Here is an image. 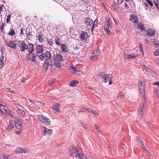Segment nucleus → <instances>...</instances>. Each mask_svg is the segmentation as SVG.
I'll list each match as a JSON object with an SVG mask.
<instances>
[{"label": "nucleus", "mask_w": 159, "mask_h": 159, "mask_svg": "<svg viewBox=\"0 0 159 159\" xmlns=\"http://www.w3.org/2000/svg\"><path fill=\"white\" fill-rule=\"evenodd\" d=\"M54 63L55 66L57 68H60L61 66V61H63V57L60 54H56L53 57Z\"/></svg>", "instance_id": "1"}, {"label": "nucleus", "mask_w": 159, "mask_h": 159, "mask_svg": "<svg viewBox=\"0 0 159 159\" xmlns=\"http://www.w3.org/2000/svg\"><path fill=\"white\" fill-rule=\"evenodd\" d=\"M145 80L143 78H140L139 80V93L142 94L143 96L145 95Z\"/></svg>", "instance_id": "2"}, {"label": "nucleus", "mask_w": 159, "mask_h": 159, "mask_svg": "<svg viewBox=\"0 0 159 159\" xmlns=\"http://www.w3.org/2000/svg\"><path fill=\"white\" fill-rule=\"evenodd\" d=\"M37 118L44 124L47 125H50L51 122L50 119L46 116L42 115H39L37 116Z\"/></svg>", "instance_id": "3"}, {"label": "nucleus", "mask_w": 159, "mask_h": 159, "mask_svg": "<svg viewBox=\"0 0 159 159\" xmlns=\"http://www.w3.org/2000/svg\"><path fill=\"white\" fill-rule=\"evenodd\" d=\"M98 78L100 79H102L105 83L108 82L109 79V75L103 72H100L99 73Z\"/></svg>", "instance_id": "4"}, {"label": "nucleus", "mask_w": 159, "mask_h": 159, "mask_svg": "<svg viewBox=\"0 0 159 159\" xmlns=\"http://www.w3.org/2000/svg\"><path fill=\"white\" fill-rule=\"evenodd\" d=\"M78 151L76 147H70V155L73 157H76Z\"/></svg>", "instance_id": "5"}, {"label": "nucleus", "mask_w": 159, "mask_h": 159, "mask_svg": "<svg viewBox=\"0 0 159 159\" xmlns=\"http://www.w3.org/2000/svg\"><path fill=\"white\" fill-rule=\"evenodd\" d=\"M7 44L8 47L13 49H16L17 45V41L15 40L8 41L7 43Z\"/></svg>", "instance_id": "6"}, {"label": "nucleus", "mask_w": 159, "mask_h": 159, "mask_svg": "<svg viewBox=\"0 0 159 159\" xmlns=\"http://www.w3.org/2000/svg\"><path fill=\"white\" fill-rule=\"evenodd\" d=\"M88 36V34L86 32L82 31L80 34V37L81 40L84 42L87 41Z\"/></svg>", "instance_id": "7"}, {"label": "nucleus", "mask_w": 159, "mask_h": 159, "mask_svg": "<svg viewBox=\"0 0 159 159\" xmlns=\"http://www.w3.org/2000/svg\"><path fill=\"white\" fill-rule=\"evenodd\" d=\"M52 108L54 110V112L56 114H59L61 112V111L59 108V104H55L53 106Z\"/></svg>", "instance_id": "8"}, {"label": "nucleus", "mask_w": 159, "mask_h": 159, "mask_svg": "<svg viewBox=\"0 0 159 159\" xmlns=\"http://www.w3.org/2000/svg\"><path fill=\"white\" fill-rule=\"evenodd\" d=\"M142 66V68L143 72L147 73V75H150L151 69H149L147 66L143 63Z\"/></svg>", "instance_id": "9"}, {"label": "nucleus", "mask_w": 159, "mask_h": 159, "mask_svg": "<svg viewBox=\"0 0 159 159\" xmlns=\"http://www.w3.org/2000/svg\"><path fill=\"white\" fill-rule=\"evenodd\" d=\"M138 56L137 52H134L128 55L125 53L124 54V56L127 59H131L133 58H136Z\"/></svg>", "instance_id": "10"}, {"label": "nucleus", "mask_w": 159, "mask_h": 159, "mask_svg": "<svg viewBox=\"0 0 159 159\" xmlns=\"http://www.w3.org/2000/svg\"><path fill=\"white\" fill-rule=\"evenodd\" d=\"M61 48L62 52L66 53L69 51V48L67 45L65 43L61 44Z\"/></svg>", "instance_id": "11"}, {"label": "nucleus", "mask_w": 159, "mask_h": 159, "mask_svg": "<svg viewBox=\"0 0 159 159\" xmlns=\"http://www.w3.org/2000/svg\"><path fill=\"white\" fill-rule=\"evenodd\" d=\"M143 99L140 106V108L144 109L147 103V100L146 98L145 95L143 96Z\"/></svg>", "instance_id": "12"}, {"label": "nucleus", "mask_w": 159, "mask_h": 159, "mask_svg": "<svg viewBox=\"0 0 159 159\" xmlns=\"http://www.w3.org/2000/svg\"><path fill=\"white\" fill-rule=\"evenodd\" d=\"M76 159H89V158L82 153H77L76 156Z\"/></svg>", "instance_id": "13"}, {"label": "nucleus", "mask_w": 159, "mask_h": 159, "mask_svg": "<svg viewBox=\"0 0 159 159\" xmlns=\"http://www.w3.org/2000/svg\"><path fill=\"white\" fill-rule=\"evenodd\" d=\"M43 132L44 133V135L47 134L51 135L53 133L52 129H49L45 127H44V129Z\"/></svg>", "instance_id": "14"}, {"label": "nucleus", "mask_w": 159, "mask_h": 159, "mask_svg": "<svg viewBox=\"0 0 159 159\" xmlns=\"http://www.w3.org/2000/svg\"><path fill=\"white\" fill-rule=\"evenodd\" d=\"M84 21L85 25L88 26H91L93 23L92 20L89 18H86L84 19Z\"/></svg>", "instance_id": "15"}, {"label": "nucleus", "mask_w": 159, "mask_h": 159, "mask_svg": "<svg viewBox=\"0 0 159 159\" xmlns=\"http://www.w3.org/2000/svg\"><path fill=\"white\" fill-rule=\"evenodd\" d=\"M146 34L149 37H152L155 36V33L154 31L152 30H148L146 31Z\"/></svg>", "instance_id": "16"}, {"label": "nucleus", "mask_w": 159, "mask_h": 159, "mask_svg": "<svg viewBox=\"0 0 159 159\" xmlns=\"http://www.w3.org/2000/svg\"><path fill=\"white\" fill-rule=\"evenodd\" d=\"M20 50L22 51H25L28 48V45L25 42H23L20 46Z\"/></svg>", "instance_id": "17"}, {"label": "nucleus", "mask_w": 159, "mask_h": 159, "mask_svg": "<svg viewBox=\"0 0 159 159\" xmlns=\"http://www.w3.org/2000/svg\"><path fill=\"white\" fill-rule=\"evenodd\" d=\"M130 20L134 23H137L139 21V19L137 16L132 15L130 17Z\"/></svg>", "instance_id": "18"}, {"label": "nucleus", "mask_w": 159, "mask_h": 159, "mask_svg": "<svg viewBox=\"0 0 159 159\" xmlns=\"http://www.w3.org/2000/svg\"><path fill=\"white\" fill-rule=\"evenodd\" d=\"M15 125L17 129H20L22 126V123L20 120L16 119L15 121Z\"/></svg>", "instance_id": "19"}, {"label": "nucleus", "mask_w": 159, "mask_h": 159, "mask_svg": "<svg viewBox=\"0 0 159 159\" xmlns=\"http://www.w3.org/2000/svg\"><path fill=\"white\" fill-rule=\"evenodd\" d=\"M28 48H27L30 54H31L33 52L34 48V45L32 44L29 43L28 45Z\"/></svg>", "instance_id": "20"}, {"label": "nucleus", "mask_w": 159, "mask_h": 159, "mask_svg": "<svg viewBox=\"0 0 159 159\" xmlns=\"http://www.w3.org/2000/svg\"><path fill=\"white\" fill-rule=\"evenodd\" d=\"M37 52L38 53H42L43 51V46L41 45H38L37 48Z\"/></svg>", "instance_id": "21"}, {"label": "nucleus", "mask_w": 159, "mask_h": 159, "mask_svg": "<svg viewBox=\"0 0 159 159\" xmlns=\"http://www.w3.org/2000/svg\"><path fill=\"white\" fill-rule=\"evenodd\" d=\"M29 59L31 61L33 62H35L36 60H35V55L34 54H30L29 55Z\"/></svg>", "instance_id": "22"}, {"label": "nucleus", "mask_w": 159, "mask_h": 159, "mask_svg": "<svg viewBox=\"0 0 159 159\" xmlns=\"http://www.w3.org/2000/svg\"><path fill=\"white\" fill-rule=\"evenodd\" d=\"M44 56L45 59H46L51 58L52 57V55L50 52L48 51H47L44 54Z\"/></svg>", "instance_id": "23"}, {"label": "nucleus", "mask_w": 159, "mask_h": 159, "mask_svg": "<svg viewBox=\"0 0 159 159\" xmlns=\"http://www.w3.org/2000/svg\"><path fill=\"white\" fill-rule=\"evenodd\" d=\"M150 75H148L150 76H152L153 77L156 78L157 77L158 78V77L159 76V75L157 74L156 73L153 71H152L151 70V71L150 72Z\"/></svg>", "instance_id": "24"}, {"label": "nucleus", "mask_w": 159, "mask_h": 159, "mask_svg": "<svg viewBox=\"0 0 159 159\" xmlns=\"http://www.w3.org/2000/svg\"><path fill=\"white\" fill-rule=\"evenodd\" d=\"M51 62H52L51 59V58H50L46 59L44 63L46 64L47 66H49L51 65Z\"/></svg>", "instance_id": "25"}, {"label": "nucleus", "mask_w": 159, "mask_h": 159, "mask_svg": "<svg viewBox=\"0 0 159 159\" xmlns=\"http://www.w3.org/2000/svg\"><path fill=\"white\" fill-rule=\"evenodd\" d=\"M17 112L20 114V115L23 117H25V115L26 114L25 111L21 110H18L17 111Z\"/></svg>", "instance_id": "26"}, {"label": "nucleus", "mask_w": 159, "mask_h": 159, "mask_svg": "<svg viewBox=\"0 0 159 159\" xmlns=\"http://www.w3.org/2000/svg\"><path fill=\"white\" fill-rule=\"evenodd\" d=\"M54 41L55 42L56 44L57 45L60 46L61 45V44L60 43V39L58 36L55 38L54 40Z\"/></svg>", "instance_id": "27"}, {"label": "nucleus", "mask_w": 159, "mask_h": 159, "mask_svg": "<svg viewBox=\"0 0 159 159\" xmlns=\"http://www.w3.org/2000/svg\"><path fill=\"white\" fill-rule=\"evenodd\" d=\"M138 25V26L137 28L138 29H139L140 30L142 31H143V30H145V29L144 30V26L143 24H139Z\"/></svg>", "instance_id": "28"}, {"label": "nucleus", "mask_w": 159, "mask_h": 159, "mask_svg": "<svg viewBox=\"0 0 159 159\" xmlns=\"http://www.w3.org/2000/svg\"><path fill=\"white\" fill-rule=\"evenodd\" d=\"M95 129L96 130V131L97 132L98 134H100L101 133V129L100 128L99 126L96 124H95Z\"/></svg>", "instance_id": "29"}, {"label": "nucleus", "mask_w": 159, "mask_h": 159, "mask_svg": "<svg viewBox=\"0 0 159 159\" xmlns=\"http://www.w3.org/2000/svg\"><path fill=\"white\" fill-rule=\"evenodd\" d=\"M31 33V32H29L26 34L27 38L29 40H32V35Z\"/></svg>", "instance_id": "30"}, {"label": "nucleus", "mask_w": 159, "mask_h": 159, "mask_svg": "<svg viewBox=\"0 0 159 159\" xmlns=\"http://www.w3.org/2000/svg\"><path fill=\"white\" fill-rule=\"evenodd\" d=\"M4 57L3 56H2L0 58V68L2 67L3 64Z\"/></svg>", "instance_id": "31"}, {"label": "nucleus", "mask_w": 159, "mask_h": 159, "mask_svg": "<svg viewBox=\"0 0 159 159\" xmlns=\"http://www.w3.org/2000/svg\"><path fill=\"white\" fill-rule=\"evenodd\" d=\"M42 37L43 35L42 34H39L38 35V39L40 42L42 43L43 41V39Z\"/></svg>", "instance_id": "32"}, {"label": "nucleus", "mask_w": 159, "mask_h": 159, "mask_svg": "<svg viewBox=\"0 0 159 159\" xmlns=\"http://www.w3.org/2000/svg\"><path fill=\"white\" fill-rule=\"evenodd\" d=\"M78 83L75 80L72 81L70 83V85L72 87H74Z\"/></svg>", "instance_id": "33"}, {"label": "nucleus", "mask_w": 159, "mask_h": 159, "mask_svg": "<svg viewBox=\"0 0 159 159\" xmlns=\"http://www.w3.org/2000/svg\"><path fill=\"white\" fill-rule=\"evenodd\" d=\"M124 97H125V94L123 93V92L120 91L119 93L117 98H122Z\"/></svg>", "instance_id": "34"}, {"label": "nucleus", "mask_w": 159, "mask_h": 159, "mask_svg": "<svg viewBox=\"0 0 159 159\" xmlns=\"http://www.w3.org/2000/svg\"><path fill=\"white\" fill-rule=\"evenodd\" d=\"M48 43L50 46H52L54 44V42L52 39H47Z\"/></svg>", "instance_id": "35"}, {"label": "nucleus", "mask_w": 159, "mask_h": 159, "mask_svg": "<svg viewBox=\"0 0 159 159\" xmlns=\"http://www.w3.org/2000/svg\"><path fill=\"white\" fill-rule=\"evenodd\" d=\"M8 34L11 36H14L15 34V32L13 29H11L8 33Z\"/></svg>", "instance_id": "36"}, {"label": "nucleus", "mask_w": 159, "mask_h": 159, "mask_svg": "<svg viewBox=\"0 0 159 159\" xmlns=\"http://www.w3.org/2000/svg\"><path fill=\"white\" fill-rule=\"evenodd\" d=\"M5 90L7 92H10L13 93H16V92L9 88H7Z\"/></svg>", "instance_id": "37"}, {"label": "nucleus", "mask_w": 159, "mask_h": 159, "mask_svg": "<svg viewBox=\"0 0 159 159\" xmlns=\"http://www.w3.org/2000/svg\"><path fill=\"white\" fill-rule=\"evenodd\" d=\"M100 52L99 50H95L93 52V55L97 56L100 54Z\"/></svg>", "instance_id": "38"}, {"label": "nucleus", "mask_w": 159, "mask_h": 159, "mask_svg": "<svg viewBox=\"0 0 159 159\" xmlns=\"http://www.w3.org/2000/svg\"><path fill=\"white\" fill-rule=\"evenodd\" d=\"M14 127V125L12 124L11 123H10V124L9 125H8L7 128V129L8 130H9V129H13Z\"/></svg>", "instance_id": "39"}, {"label": "nucleus", "mask_w": 159, "mask_h": 159, "mask_svg": "<svg viewBox=\"0 0 159 159\" xmlns=\"http://www.w3.org/2000/svg\"><path fill=\"white\" fill-rule=\"evenodd\" d=\"M24 149H23L22 148H17L16 149V151L17 152L19 153H22L23 152Z\"/></svg>", "instance_id": "40"}, {"label": "nucleus", "mask_w": 159, "mask_h": 159, "mask_svg": "<svg viewBox=\"0 0 159 159\" xmlns=\"http://www.w3.org/2000/svg\"><path fill=\"white\" fill-rule=\"evenodd\" d=\"M11 15L9 14L7 16V23H9L10 22L11 18Z\"/></svg>", "instance_id": "41"}, {"label": "nucleus", "mask_w": 159, "mask_h": 159, "mask_svg": "<svg viewBox=\"0 0 159 159\" xmlns=\"http://www.w3.org/2000/svg\"><path fill=\"white\" fill-rule=\"evenodd\" d=\"M90 58L91 61H94V60H93V59L95 60L98 59V57L97 56H96L95 55H93V54L90 56Z\"/></svg>", "instance_id": "42"}, {"label": "nucleus", "mask_w": 159, "mask_h": 159, "mask_svg": "<svg viewBox=\"0 0 159 159\" xmlns=\"http://www.w3.org/2000/svg\"><path fill=\"white\" fill-rule=\"evenodd\" d=\"M86 111H87V108H83L80 109L79 110V111H78V113H80V112H84Z\"/></svg>", "instance_id": "43"}, {"label": "nucleus", "mask_w": 159, "mask_h": 159, "mask_svg": "<svg viewBox=\"0 0 159 159\" xmlns=\"http://www.w3.org/2000/svg\"><path fill=\"white\" fill-rule=\"evenodd\" d=\"M98 20L97 19H96L94 21L93 24L92 26V30L94 28V26L95 25H96V24L98 23Z\"/></svg>", "instance_id": "44"}, {"label": "nucleus", "mask_w": 159, "mask_h": 159, "mask_svg": "<svg viewBox=\"0 0 159 159\" xmlns=\"http://www.w3.org/2000/svg\"><path fill=\"white\" fill-rule=\"evenodd\" d=\"M55 79H52L49 83V85L50 86H51L55 82Z\"/></svg>", "instance_id": "45"}, {"label": "nucleus", "mask_w": 159, "mask_h": 159, "mask_svg": "<svg viewBox=\"0 0 159 159\" xmlns=\"http://www.w3.org/2000/svg\"><path fill=\"white\" fill-rule=\"evenodd\" d=\"M39 57L40 59L42 60H45L44 54L43 53L40 55L39 56Z\"/></svg>", "instance_id": "46"}, {"label": "nucleus", "mask_w": 159, "mask_h": 159, "mask_svg": "<svg viewBox=\"0 0 159 159\" xmlns=\"http://www.w3.org/2000/svg\"><path fill=\"white\" fill-rule=\"evenodd\" d=\"M153 54L155 56H159V49L155 50Z\"/></svg>", "instance_id": "47"}, {"label": "nucleus", "mask_w": 159, "mask_h": 159, "mask_svg": "<svg viewBox=\"0 0 159 159\" xmlns=\"http://www.w3.org/2000/svg\"><path fill=\"white\" fill-rule=\"evenodd\" d=\"M107 25L108 27H111V22L109 20H107Z\"/></svg>", "instance_id": "48"}, {"label": "nucleus", "mask_w": 159, "mask_h": 159, "mask_svg": "<svg viewBox=\"0 0 159 159\" xmlns=\"http://www.w3.org/2000/svg\"><path fill=\"white\" fill-rule=\"evenodd\" d=\"M144 112V109L140 108L139 114L143 115Z\"/></svg>", "instance_id": "49"}, {"label": "nucleus", "mask_w": 159, "mask_h": 159, "mask_svg": "<svg viewBox=\"0 0 159 159\" xmlns=\"http://www.w3.org/2000/svg\"><path fill=\"white\" fill-rule=\"evenodd\" d=\"M0 111H1L2 114H3L4 112L2 110V109L4 108L3 106L1 104H0Z\"/></svg>", "instance_id": "50"}, {"label": "nucleus", "mask_w": 159, "mask_h": 159, "mask_svg": "<svg viewBox=\"0 0 159 159\" xmlns=\"http://www.w3.org/2000/svg\"><path fill=\"white\" fill-rule=\"evenodd\" d=\"M71 67L72 69L74 71L76 72V71H78L77 69V68L75 67L74 65H71Z\"/></svg>", "instance_id": "51"}, {"label": "nucleus", "mask_w": 159, "mask_h": 159, "mask_svg": "<svg viewBox=\"0 0 159 159\" xmlns=\"http://www.w3.org/2000/svg\"><path fill=\"white\" fill-rule=\"evenodd\" d=\"M139 50L140 51H141V52H143V48L142 47L141 43H140V44H139Z\"/></svg>", "instance_id": "52"}, {"label": "nucleus", "mask_w": 159, "mask_h": 159, "mask_svg": "<svg viewBox=\"0 0 159 159\" xmlns=\"http://www.w3.org/2000/svg\"><path fill=\"white\" fill-rule=\"evenodd\" d=\"M142 116L143 115H142L139 114L137 117V119L138 120H141L142 117Z\"/></svg>", "instance_id": "53"}, {"label": "nucleus", "mask_w": 159, "mask_h": 159, "mask_svg": "<svg viewBox=\"0 0 159 159\" xmlns=\"http://www.w3.org/2000/svg\"><path fill=\"white\" fill-rule=\"evenodd\" d=\"M104 29L105 30V31L107 33H109L110 30L108 27L107 28L106 27H104Z\"/></svg>", "instance_id": "54"}, {"label": "nucleus", "mask_w": 159, "mask_h": 159, "mask_svg": "<svg viewBox=\"0 0 159 159\" xmlns=\"http://www.w3.org/2000/svg\"><path fill=\"white\" fill-rule=\"evenodd\" d=\"M147 2L148 3V4L151 6H153V4L152 2V1H151L150 0H146Z\"/></svg>", "instance_id": "55"}, {"label": "nucleus", "mask_w": 159, "mask_h": 159, "mask_svg": "<svg viewBox=\"0 0 159 159\" xmlns=\"http://www.w3.org/2000/svg\"><path fill=\"white\" fill-rule=\"evenodd\" d=\"M4 26V23H3L2 24L1 27H0V28L1 30V32H2L4 29V28L3 27Z\"/></svg>", "instance_id": "56"}, {"label": "nucleus", "mask_w": 159, "mask_h": 159, "mask_svg": "<svg viewBox=\"0 0 159 159\" xmlns=\"http://www.w3.org/2000/svg\"><path fill=\"white\" fill-rule=\"evenodd\" d=\"M155 93L156 94V95L157 96V98L159 99V91H155Z\"/></svg>", "instance_id": "57"}, {"label": "nucleus", "mask_w": 159, "mask_h": 159, "mask_svg": "<svg viewBox=\"0 0 159 159\" xmlns=\"http://www.w3.org/2000/svg\"><path fill=\"white\" fill-rule=\"evenodd\" d=\"M123 1L124 0H117L118 3L120 4L123 3Z\"/></svg>", "instance_id": "58"}, {"label": "nucleus", "mask_w": 159, "mask_h": 159, "mask_svg": "<svg viewBox=\"0 0 159 159\" xmlns=\"http://www.w3.org/2000/svg\"><path fill=\"white\" fill-rule=\"evenodd\" d=\"M5 112L6 115H10L11 114L9 110H7Z\"/></svg>", "instance_id": "59"}, {"label": "nucleus", "mask_w": 159, "mask_h": 159, "mask_svg": "<svg viewBox=\"0 0 159 159\" xmlns=\"http://www.w3.org/2000/svg\"><path fill=\"white\" fill-rule=\"evenodd\" d=\"M153 84L154 85H157L159 87V82H158V81L155 82Z\"/></svg>", "instance_id": "60"}, {"label": "nucleus", "mask_w": 159, "mask_h": 159, "mask_svg": "<svg viewBox=\"0 0 159 159\" xmlns=\"http://www.w3.org/2000/svg\"><path fill=\"white\" fill-rule=\"evenodd\" d=\"M92 112L93 114L96 115H98V113L96 112V111H93V110H92Z\"/></svg>", "instance_id": "61"}, {"label": "nucleus", "mask_w": 159, "mask_h": 159, "mask_svg": "<svg viewBox=\"0 0 159 159\" xmlns=\"http://www.w3.org/2000/svg\"><path fill=\"white\" fill-rule=\"evenodd\" d=\"M82 126L85 129L87 128V125L85 124H82Z\"/></svg>", "instance_id": "62"}, {"label": "nucleus", "mask_w": 159, "mask_h": 159, "mask_svg": "<svg viewBox=\"0 0 159 159\" xmlns=\"http://www.w3.org/2000/svg\"><path fill=\"white\" fill-rule=\"evenodd\" d=\"M25 30V29L24 28H22L20 30V33L21 34H24L23 33V31L24 30Z\"/></svg>", "instance_id": "63"}, {"label": "nucleus", "mask_w": 159, "mask_h": 159, "mask_svg": "<svg viewBox=\"0 0 159 159\" xmlns=\"http://www.w3.org/2000/svg\"><path fill=\"white\" fill-rule=\"evenodd\" d=\"M154 3L155 4L156 6L158 7L159 9V3H155L154 2Z\"/></svg>", "instance_id": "64"}]
</instances>
